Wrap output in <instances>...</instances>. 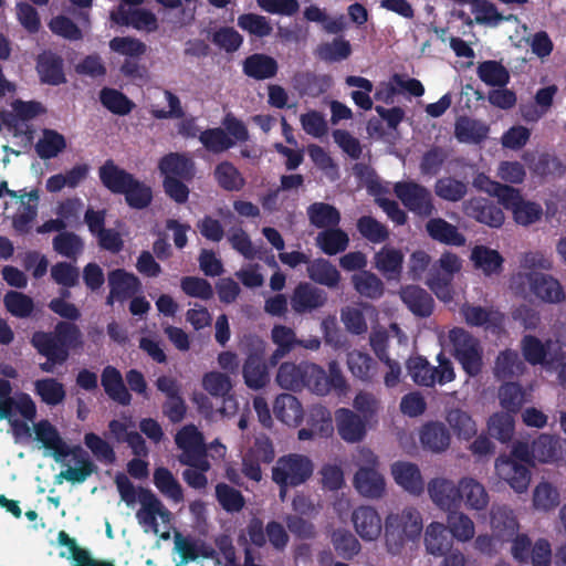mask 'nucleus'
Listing matches in <instances>:
<instances>
[{
	"label": "nucleus",
	"instance_id": "9b49d317",
	"mask_svg": "<svg viewBox=\"0 0 566 566\" xmlns=\"http://www.w3.org/2000/svg\"><path fill=\"white\" fill-rule=\"evenodd\" d=\"M327 293L307 282L296 285L291 295V307L296 314H306L317 311L327 303Z\"/></svg>",
	"mask_w": 566,
	"mask_h": 566
},
{
	"label": "nucleus",
	"instance_id": "4d7b16f0",
	"mask_svg": "<svg viewBox=\"0 0 566 566\" xmlns=\"http://www.w3.org/2000/svg\"><path fill=\"white\" fill-rule=\"evenodd\" d=\"M53 249L62 256L71 260H76L84 250V242L74 232L64 231L59 233L53 239Z\"/></svg>",
	"mask_w": 566,
	"mask_h": 566
},
{
	"label": "nucleus",
	"instance_id": "a19ab883",
	"mask_svg": "<svg viewBox=\"0 0 566 566\" xmlns=\"http://www.w3.org/2000/svg\"><path fill=\"white\" fill-rule=\"evenodd\" d=\"M525 365L518 356V353L512 349H504L499 353L493 373L497 379H510L524 373Z\"/></svg>",
	"mask_w": 566,
	"mask_h": 566
},
{
	"label": "nucleus",
	"instance_id": "052dcab7",
	"mask_svg": "<svg viewBox=\"0 0 566 566\" xmlns=\"http://www.w3.org/2000/svg\"><path fill=\"white\" fill-rule=\"evenodd\" d=\"M560 503L558 490L548 482L538 483L533 491V505L536 510L548 512Z\"/></svg>",
	"mask_w": 566,
	"mask_h": 566
},
{
	"label": "nucleus",
	"instance_id": "f8f14e48",
	"mask_svg": "<svg viewBox=\"0 0 566 566\" xmlns=\"http://www.w3.org/2000/svg\"><path fill=\"white\" fill-rule=\"evenodd\" d=\"M136 518L145 532L159 534V527L166 528L170 524L171 513L154 493L136 512Z\"/></svg>",
	"mask_w": 566,
	"mask_h": 566
},
{
	"label": "nucleus",
	"instance_id": "0eeeda50",
	"mask_svg": "<svg viewBox=\"0 0 566 566\" xmlns=\"http://www.w3.org/2000/svg\"><path fill=\"white\" fill-rule=\"evenodd\" d=\"M501 203L512 212L513 220L522 227H530L543 218L544 211L539 203L526 200L520 190L511 187Z\"/></svg>",
	"mask_w": 566,
	"mask_h": 566
},
{
	"label": "nucleus",
	"instance_id": "4c0bfd02",
	"mask_svg": "<svg viewBox=\"0 0 566 566\" xmlns=\"http://www.w3.org/2000/svg\"><path fill=\"white\" fill-rule=\"evenodd\" d=\"M488 133L489 127L481 120L463 116L455 122L454 136L460 143L479 144Z\"/></svg>",
	"mask_w": 566,
	"mask_h": 566
},
{
	"label": "nucleus",
	"instance_id": "39448f33",
	"mask_svg": "<svg viewBox=\"0 0 566 566\" xmlns=\"http://www.w3.org/2000/svg\"><path fill=\"white\" fill-rule=\"evenodd\" d=\"M176 444L182 451L178 457V461L188 467H195L202 471L210 469L207 460V446L203 436L193 424L181 428L176 437Z\"/></svg>",
	"mask_w": 566,
	"mask_h": 566
},
{
	"label": "nucleus",
	"instance_id": "412c9836",
	"mask_svg": "<svg viewBox=\"0 0 566 566\" xmlns=\"http://www.w3.org/2000/svg\"><path fill=\"white\" fill-rule=\"evenodd\" d=\"M531 454L542 463L562 461L565 454L564 442L558 437L543 433L534 440Z\"/></svg>",
	"mask_w": 566,
	"mask_h": 566
},
{
	"label": "nucleus",
	"instance_id": "338daca9",
	"mask_svg": "<svg viewBox=\"0 0 566 566\" xmlns=\"http://www.w3.org/2000/svg\"><path fill=\"white\" fill-rule=\"evenodd\" d=\"M243 378L249 388L260 389L269 381L265 366L256 356H249L243 366Z\"/></svg>",
	"mask_w": 566,
	"mask_h": 566
},
{
	"label": "nucleus",
	"instance_id": "de8ad7c7",
	"mask_svg": "<svg viewBox=\"0 0 566 566\" xmlns=\"http://www.w3.org/2000/svg\"><path fill=\"white\" fill-rule=\"evenodd\" d=\"M352 283L359 295L371 300L381 297L385 291L382 281L369 271H360L354 274Z\"/></svg>",
	"mask_w": 566,
	"mask_h": 566
},
{
	"label": "nucleus",
	"instance_id": "cd10ccee",
	"mask_svg": "<svg viewBox=\"0 0 566 566\" xmlns=\"http://www.w3.org/2000/svg\"><path fill=\"white\" fill-rule=\"evenodd\" d=\"M279 71L276 60L263 53H254L243 61V72L258 81L273 78Z\"/></svg>",
	"mask_w": 566,
	"mask_h": 566
},
{
	"label": "nucleus",
	"instance_id": "e433bc0d",
	"mask_svg": "<svg viewBox=\"0 0 566 566\" xmlns=\"http://www.w3.org/2000/svg\"><path fill=\"white\" fill-rule=\"evenodd\" d=\"M115 484L120 500L129 509H135L137 504L142 507L154 494L150 490L135 486L125 474L116 475Z\"/></svg>",
	"mask_w": 566,
	"mask_h": 566
},
{
	"label": "nucleus",
	"instance_id": "c756f323",
	"mask_svg": "<svg viewBox=\"0 0 566 566\" xmlns=\"http://www.w3.org/2000/svg\"><path fill=\"white\" fill-rule=\"evenodd\" d=\"M102 386L106 395L119 405L130 403L132 395L125 387L122 374L113 366H106L101 376Z\"/></svg>",
	"mask_w": 566,
	"mask_h": 566
},
{
	"label": "nucleus",
	"instance_id": "a878e982",
	"mask_svg": "<svg viewBox=\"0 0 566 566\" xmlns=\"http://www.w3.org/2000/svg\"><path fill=\"white\" fill-rule=\"evenodd\" d=\"M346 365L350 374L364 382H373L378 373L376 360L358 349L347 353Z\"/></svg>",
	"mask_w": 566,
	"mask_h": 566
},
{
	"label": "nucleus",
	"instance_id": "c9c22d12",
	"mask_svg": "<svg viewBox=\"0 0 566 566\" xmlns=\"http://www.w3.org/2000/svg\"><path fill=\"white\" fill-rule=\"evenodd\" d=\"M294 87L301 94L312 97L319 96L325 93L333 83L329 75H317L311 72H298L293 77Z\"/></svg>",
	"mask_w": 566,
	"mask_h": 566
},
{
	"label": "nucleus",
	"instance_id": "864d4df0",
	"mask_svg": "<svg viewBox=\"0 0 566 566\" xmlns=\"http://www.w3.org/2000/svg\"><path fill=\"white\" fill-rule=\"evenodd\" d=\"M34 391L49 406L62 403L66 397L65 388L55 378H43L34 382Z\"/></svg>",
	"mask_w": 566,
	"mask_h": 566
},
{
	"label": "nucleus",
	"instance_id": "b1692460",
	"mask_svg": "<svg viewBox=\"0 0 566 566\" xmlns=\"http://www.w3.org/2000/svg\"><path fill=\"white\" fill-rule=\"evenodd\" d=\"M426 231L432 240L447 245L462 247L467 241L454 224L442 218L430 219L426 223Z\"/></svg>",
	"mask_w": 566,
	"mask_h": 566
},
{
	"label": "nucleus",
	"instance_id": "49530a36",
	"mask_svg": "<svg viewBox=\"0 0 566 566\" xmlns=\"http://www.w3.org/2000/svg\"><path fill=\"white\" fill-rule=\"evenodd\" d=\"M154 483L159 492L175 503L184 501L181 484L167 468H157L154 471Z\"/></svg>",
	"mask_w": 566,
	"mask_h": 566
},
{
	"label": "nucleus",
	"instance_id": "a211bd4d",
	"mask_svg": "<svg viewBox=\"0 0 566 566\" xmlns=\"http://www.w3.org/2000/svg\"><path fill=\"white\" fill-rule=\"evenodd\" d=\"M394 481L406 492L420 495L424 490V482L419 467L409 461H396L390 465Z\"/></svg>",
	"mask_w": 566,
	"mask_h": 566
},
{
	"label": "nucleus",
	"instance_id": "f704fd0d",
	"mask_svg": "<svg viewBox=\"0 0 566 566\" xmlns=\"http://www.w3.org/2000/svg\"><path fill=\"white\" fill-rule=\"evenodd\" d=\"M195 164L186 155L171 153L159 161V170L166 178L191 179L193 177Z\"/></svg>",
	"mask_w": 566,
	"mask_h": 566
},
{
	"label": "nucleus",
	"instance_id": "79ce46f5",
	"mask_svg": "<svg viewBox=\"0 0 566 566\" xmlns=\"http://www.w3.org/2000/svg\"><path fill=\"white\" fill-rule=\"evenodd\" d=\"M390 338H396L398 344L406 346L408 337L397 324H391L388 331L374 329L369 336V344L376 357L380 360L388 357L387 344Z\"/></svg>",
	"mask_w": 566,
	"mask_h": 566
},
{
	"label": "nucleus",
	"instance_id": "7c9ffc66",
	"mask_svg": "<svg viewBox=\"0 0 566 566\" xmlns=\"http://www.w3.org/2000/svg\"><path fill=\"white\" fill-rule=\"evenodd\" d=\"M401 301L418 316H429L432 312L433 300L430 294L418 285H406L399 292Z\"/></svg>",
	"mask_w": 566,
	"mask_h": 566
},
{
	"label": "nucleus",
	"instance_id": "6e6552de",
	"mask_svg": "<svg viewBox=\"0 0 566 566\" xmlns=\"http://www.w3.org/2000/svg\"><path fill=\"white\" fill-rule=\"evenodd\" d=\"M495 474L515 492L524 493L531 482V473L525 464L509 457L500 455L494 463Z\"/></svg>",
	"mask_w": 566,
	"mask_h": 566
},
{
	"label": "nucleus",
	"instance_id": "423d86ee",
	"mask_svg": "<svg viewBox=\"0 0 566 566\" xmlns=\"http://www.w3.org/2000/svg\"><path fill=\"white\" fill-rule=\"evenodd\" d=\"M394 192L409 211L419 217L428 218L436 212L431 191L413 180L396 182Z\"/></svg>",
	"mask_w": 566,
	"mask_h": 566
},
{
	"label": "nucleus",
	"instance_id": "4468645a",
	"mask_svg": "<svg viewBox=\"0 0 566 566\" xmlns=\"http://www.w3.org/2000/svg\"><path fill=\"white\" fill-rule=\"evenodd\" d=\"M109 294L106 298L108 305H113L115 301L124 302L133 297L140 290V281L133 273L117 269L111 271L107 276Z\"/></svg>",
	"mask_w": 566,
	"mask_h": 566
},
{
	"label": "nucleus",
	"instance_id": "3c124183",
	"mask_svg": "<svg viewBox=\"0 0 566 566\" xmlns=\"http://www.w3.org/2000/svg\"><path fill=\"white\" fill-rule=\"evenodd\" d=\"M488 432L502 443H507L514 436V418L511 412H495L488 420Z\"/></svg>",
	"mask_w": 566,
	"mask_h": 566
},
{
	"label": "nucleus",
	"instance_id": "2eb2a0df",
	"mask_svg": "<svg viewBox=\"0 0 566 566\" xmlns=\"http://www.w3.org/2000/svg\"><path fill=\"white\" fill-rule=\"evenodd\" d=\"M463 212L480 223L499 228L505 217L501 208L485 198H471L462 203Z\"/></svg>",
	"mask_w": 566,
	"mask_h": 566
},
{
	"label": "nucleus",
	"instance_id": "bb28decb",
	"mask_svg": "<svg viewBox=\"0 0 566 566\" xmlns=\"http://www.w3.org/2000/svg\"><path fill=\"white\" fill-rule=\"evenodd\" d=\"M386 522L396 524L398 530L402 532L409 541L418 538L423 528L421 514L415 507H405L400 512L390 513L386 517Z\"/></svg>",
	"mask_w": 566,
	"mask_h": 566
},
{
	"label": "nucleus",
	"instance_id": "603ef678",
	"mask_svg": "<svg viewBox=\"0 0 566 566\" xmlns=\"http://www.w3.org/2000/svg\"><path fill=\"white\" fill-rule=\"evenodd\" d=\"M304 364H294L291 361L283 363L275 377L280 387L287 390H298L304 388Z\"/></svg>",
	"mask_w": 566,
	"mask_h": 566
},
{
	"label": "nucleus",
	"instance_id": "6ab92c4d",
	"mask_svg": "<svg viewBox=\"0 0 566 566\" xmlns=\"http://www.w3.org/2000/svg\"><path fill=\"white\" fill-rule=\"evenodd\" d=\"M353 484L356 491L364 497L378 500L386 495V479L377 469H357Z\"/></svg>",
	"mask_w": 566,
	"mask_h": 566
},
{
	"label": "nucleus",
	"instance_id": "69168bd1",
	"mask_svg": "<svg viewBox=\"0 0 566 566\" xmlns=\"http://www.w3.org/2000/svg\"><path fill=\"white\" fill-rule=\"evenodd\" d=\"M304 368V387L321 396L328 394L331 389L326 371L311 363H305Z\"/></svg>",
	"mask_w": 566,
	"mask_h": 566
},
{
	"label": "nucleus",
	"instance_id": "9d476101",
	"mask_svg": "<svg viewBox=\"0 0 566 566\" xmlns=\"http://www.w3.org/2000/svg\"><path fill=\"white\" fill-rule=\"evenodd\" d=\"M459 489L460 479L454 482L446 476L432 478L427 484L429 499L446 513L459 507Z\"/></svg>",
	"mask_w": 566,
	"mask_h": 566
},
{
	"label": "nucleus",
	"instance_id": "f03ea898",
	"mask_svg": "<svg viewBox=\"0 0 566 566\" xmlns=\"http://www.w3.org/2000/svg\"><path fill=\"white\" fill-rule=\"evenodd\" d=\"M510 287L524 298L533 295L547 304L566 301V291L559 280L544 272H517L512 275Z\"/></svg>",
	"mask_w": 566,
	"mask_h": 566
},
{
	"label": "nucleus",
	"instance_id": "1a4fd4ad",
	"mask_svg": "<svg viewBox=\"0 0 566 566\" xmlns=\"http://www.w3.org/2000/svg\"><path fill=\"white\" fill-rule=\"evenodd\" d=\"M459 507L463 505L468 511L484 512L491 501L485 485L472 475L460 478Z\"/></svg>",
	"mask_w": 566,
	"mask_h": 566
},
{
	"label": "nucleus",
	"instance_id": "a18cd8bd",
	"mask_svg": "<svg viewBox=\"0 0 566 566\" xmlns=\"http://www.w3.org/2000/svg\"><path fill=\"white\" fill-rule=\"evenodd\" d=\"M446 421L453 431V433L461 440L472 439L476 432V423L472 417L464 410L452 408L448 410Z\"/></svg>",
	"mask_w": 566,
	"mask_h": 566
},
{
	"label": "nucleus",
	"instance_id": "680f3d73",
	"mask_svg": "<svg viewBox=\"0 0 566 566\" xmlns=\"http://www.w3.org/2000/svg\"><path fill=\"white\" fill-rule=\"evenodd\" d=\"M213 175L218 185L226 190L238 191L244 186V178L229 161L220 163Z\"/></svg>",
	"mask_w": 566,
	"mask_h": 566
},
{
	"label": "nucleus",
	"instance_id": "8fccbe9b",
	"mask_svg": "<svg viewBox=\"0 0 566 566\" xmlns=\"http://www.w3.org/2000/svg\"><path fill=\"white\" fill-rule=\"evenodd\" d=\"M307 217L310 222L316 228H334L340 221L339 211L325 202H315L307 208Z\"/></svg>",
	"mask_w": 566,
	"mask_h": 566
},
{
	"label": "nucleus",
	"instance_id": "6e6d98bb",
	"mask_svg": "<svg viewBox=\"0 0 566 566\" xmlns=\"http://www.w3.org/2000/svg\"><path fill=\"white\" fill-rule=\"evenodd\" d=\"M433 189L436 196L440 199L450 202H458L465 197L468 192V185L453 177H442L436 181Z\"/></svg>",
	"mask_w": 566,
	"mask_h": 566
},
{
	"label": "nucleus",
	"instance_id": "2f4dec72",
	"mask_svg": "<svg viewBox=\"0 0 566 566\" xmlns=\"http://www.w3.org/2000/svg\"><path fill=\"white\" fill-rule=\"evenodd\" d=\"M273 412L280 421L292 427L300 424L304 417L301 402L291 394H281L276 397Z\"/></svg>",
	"mask_w": 566,
	"mask_h": 566
},
{
	"label": "nucleus",
	"instance_id": "ddd939ff",
	"mask_svg": "<svg viewBox=\"0 0 566 566\" xmlns=\"http://www.w3.org/2000/svg\"><path fill=\"white\" fill-rule=\"evenodd\" d=\"M8 195L21 203L19 210L12 217L13 229L21 234L28 233L38 216L39 190L34 189L23 193L8 190Z\"/></svg>",
	"mask_w": 566,
	"mask_h": 566
},
{
	"label": "nucleus",
	"instance_id": "20e7f679",
	"mask_svg": "<svg viewBox=\"0 0 566 566\" xmlns=\"http://www.w3.org/2000/svg\"><path fill=\"white\" fill-rule=\"evenodd\" d=\"M448 338L452 345L453 355L464 371L470 376H476L482 369L483 350L480 342L461 327L451 329Z\"/></svg>",
	"mask_w": 566,
	"mask_h": 566
},
{
	"label": "nucleus",
	"instance_id": "58836bf2",
	"mask_svg": "<svg viewBox=\"0 0 566 566\" xmlns=\"http://www.w3.org/2000/svg\"><path fill=\"white\" fill-rule=\"evenodd\" d=\"M447 527L440 522L430 523L424 532V546L429 554L442 556L452 547V539L447 534Z\"/></svg>",
	"mask_w": 566,
	"mask_h": 566
},
{
	"label": "nucleus",
	"instance_id": "e2e57ef3",
	"mask_svg": "<svg viewBox=\"0 0 566 566\" xmlns=\"http://www.w3.org/2000/svg\"><path fill=\"white\" fill-rule=\"evenodd\" d=\"M408 374L420 386H432L437 381V373L422 357H411L407 361Z\"/></svg>",
	"mask_w": 566,
	"mask_h": 566
},
{
	"label": "nucleus",
	"instance_id": "f257e3e1",
	"mask_svg": "<svg viewBox=\"0 0 566 566\" xmlns=\"http://www.w3.org/2000/svg\"><path fill=\"white\" fill-rule=\"evenodd\" d=\"M36 352L46 358L39 365L44 373H53L56 366L63 365L71 350L83 348V334L77 325L59 322L52 332H34L30 339Z\"/></svg>",
	"mask_w": 566,
	"mask_h": 566
},
{
	"label": "nucleus",
	"instance_id": "473e14b6",
	"mask_svg": "<svg viewBox=\"0 0 566 566\" xmlns=\"http://www.w3.org/2000/svg\"><path fill=\"white\" fill-rule=\"evenodd\" d=\"M307 276L313 282L332 290L337 289L342 281V275L337 268L323 258L315 259L308 263Z\"/></svg>",
	"mask_w": 566,
	"mask_h": 566
},
{
	"label": "nucleus",
	"instance_id": "0e129e2a",
	"mask_svg": "<svg viewBox=\"0 0 566 566\" xmlns=\"http://www.w3.org/2000/svg\"><path fill=\"white\" fill-rule=\"evenodd\" d=\"M3 304L11 315L19 318L29 317L34 310L33 300L17 291L7 292L3 297Z\"/></svg>",
	"mask_w": 566,
	"mask_h": 566
},
{
	"label": "nucleus",
	"instance_id": "aec40b11",
	"mask_svg": "<svg viewBox=\"0 0 566 566\" xmlns=\"http://www.w3.org/2000/svg\"><path fill=\"white\" fill-rule=\"evenodd\" d=\"M111 18L117 24L130 25L139 31L153 32L158 28L157 19L151 12L126 4H119Z\"/></svg>",
	"mask_w": 566,
	"mask_h": 566
},
{
	"label": "nucleus",
	"instance_id": "f3484780",
	"mask_svg": "<svg viewBox=\"0 0 566 566\" xmlns=\"http://www.w3.org/2000/svg\"><path fill=\"white\" fill-rule=\"evenodd\" d=\"M355 532L363 541H376L382 531V522L378 512L368 505L359 506L352 513Z\"/></svg>",
	"mask_w": 566,
	"mask_h": 566
},
{
	"label": "nucleus",
	"instance_id": "5fc2aeb1",
	"mask_svg": "<svg viewBox=\"0 0 566 566\" xmlns=\"http://www.w3.org/2000/svg\"><path fill=\"white\" fill-rule=\"evenodd\" d=\"M306 423L319 434V438H329L334 433L332 412L323 405H314L310 408Z\"/></svg>",
	"mask_w": 566,
	"mask_h": 566
},
{
	"label": "nucleus",
	"instance_id": "c85d7f7f",
	"mask_svg": "<svg viewBox=\"0 0 566 566\" xmlns=\"http://www.w3.org/2000/svg\"><path fill=\"white\" fill-rule=\"evenodd\" d=\"M471 261L476 270L485 276L500 275L503 270L504 259L493 249L484 245H476L471 251Z\"/></svg>",
	"mask_w": 566,
	"mask_h": 566
},
{
	"label": "nucleus",
	"instance_id": "dca6fc26",
	"mask_svg": "<svg viewBox=\"0 0 566 566\" xmlns=\"http://www.w3.org/2000/svg\"><path fill=\"white\" fill-rule=\"evenodd\" d=\"M336 429L347 443L360 442L366 436V422L360 415L348 408L335 412Z\"/></svg>",
	"mask_w": 566,
	"mask_h": 566
},
{
	"label": "nucleus",
	"instance_id": "72a5a7b5",
	"mask_svg": "<svg viewBox=\"0 0 566 566\" xmlns=\"http://www.w3.org/2000/svg\"><path fill=\"white\" fill-rule=\"evenodd\" d=\"M447 530L458 542H469L475 536V524L463 511L453 509L447 512Z\"/></svg>",
	"mask_w": 566,
	"mask_h": 566
},
{
	"label": "nucleus",
	"instance_id": "09e8293b",
	"mask_svg": "<svg viewBox=\"0 0 566 566\" xmlns=\"http://www.w3.org/2000/svg\"><path fill=\"white\" fill-rule=\"evenodd\" d=\"M316 245L326 254L335 255L347 249L349 239L348 235L338 228L324 230L315 238Z\"/></svg>",
	"mask_w": 566,
	"mask_h": 566
},
{
	"label": "nucleus",
	"instance_id": "13d9d810",
	"mask_svg": "<svg viewBox=\"0 0 566 566\" xmlns=\"http://www.w3.org/2000/svg\"><path fill=\"white\" fill-rule=\"evenodd\" d=\"M470 2L472 3V12L476 23L497 25L503 20L514 21L515 23L518 22L516 15L510 14L509 17H503L497 12L495 6L489 1L471 0Z\"/></svg>",
	"mask_w": 566,
	"mask_h": 566
},
{
	"label": "nucleus",
	"instance_id": "c03bdc74",
	"mask_svg": "<svg viewBox=\"0 0 566 566\" xmlns=\"http://www.w3.org/2000/svg\"><path fill=\"white\" fill-rule=\"evenodd\" d=\"M403 253L394 247L381 248L374 256L375 268L388 277H394L401 272Z\"/></svg>",
	"mask_w": 566,
	"mask_h": 566
},
{
	"label": "nucleus",
	"instance_id": "393cba45",
	"mask_svg": "<svg viewBox=\"0 0 566 566\" xmlns=\"http://www.w3.org/2000/svg\"><path fill=\"white\" fill-rule=\"evenodd\" d=\"M271 340L276 346V349L269 358L271 366L277 365L282 358L287 356L295 347H297L298 343L295 331L281 324L273 326L271 331Z\"/></svg>",
	"mask_w": 566,
	"mask_h": 566
},
{
	"label": "nucleus",
	"instance_id": "37998d69",
	"mask_svg": "<svg viewBox=\"0 0 566 566\" xmlns=\"http://www.w3.org/2000/svg\"><path fill=\"white\" fill-rule=\"evenodd\" d=\"M36 69L44 83L57 85L65 81L63 61L51 52H44L39 56Z\"/></svg>",
	"mask_w": 566,
	"mask_h": 566
},
{
	"label": "nucleus",
	"instance_id": "4be33fe9",
	"mask_svg": "<svg viewBox=\"0 0 566 566\" xmlns=\"http://www.w3.org/2000/svg\"><path fill=\"white\" fill-rule=\"evenodd\" d=\"M493 534L500 541H511L518 531V524L513 511L506 505H495L491 511Z\"/></svg>",
	"mask_w": 566,
	"mask_h": 566
},
{
	"label": "nucleus",
	"instance_id": "7ed1b4c3",
	"mask_svg": "<svg viewBox=\"0 0 566 566\" xmlns=\"http://www.w3.org/2000/svg\"><path fill=\"white\" fill-rule=\"evenodd\" d=\"M312 460L303 454H287L279 458L272 468V480L280 486H297L313 474Z\"/></svg>",
	"mask_w": 566,
	"mask_h": 566
},
{
	"label": "nucleus",
	"instance_id": "bf43d9fd",
	"mask_svg": "<svg viewBox=\"0 0 566 566\" xmlns=\"http://www.w3.org/2000/svg\"><path fill=\"white\" fill-rule=\"evenodd\" d=\"M66 147V142L60 133L45 129L42 137L38 140L35 149L40 158L50 159L56 157Z\"/></svg>",
	"mask_w": 566,
	"mask_h": 566
},
{
	"label": "nucleus",
	"instance_id": "5701e85b",
	"mask_svg": "<svg viewBox=\"0 0 566 566\" xmlns=\"http://www.w3.org/2000/svg\"><path fill=\"white\" fill-rule=\"evenodd\" d=\"M419 438L423 449L432 453L444 452L451 442V436L441 422H429L422 426Z\"/></svg>",
	"mask_w": 566,
	"mask_h": 566
},
{
	"label": "nucleus",
	"instance_id": "774afa93",
	"mask_svg": "<svg viewBox=\"0 0 566 566\" xmlns=\"http://www.w3.org/2000/svg\"><path fill=\"white\" fill-rule=\"evenodd\" d=\"M57 541L70 549L74 562L73 566H107L111 563L92 558L88 552L78 547L75 539L71 538L64 531L59 533Z\"/></svg>",
	"mask_w": 566,
	"mask_h": 566
},
{
	"label": "nucleus",
	"instance_id": "ea45409f",
	"mask_svg": "<svg viewBox=\"0 0 566 566\" xmlns=\"http://www.w3.org/2000/svg\"><path fill=\"white\" fill-rule=\"evenodd\" d=\"M99 178L103 185L112 192L122 193L132 185L133 175L116 166L112 160L99 168Z\"/></svg>",
	"mask_w": 566,
	"mask_h": 566
}]
</instances>
